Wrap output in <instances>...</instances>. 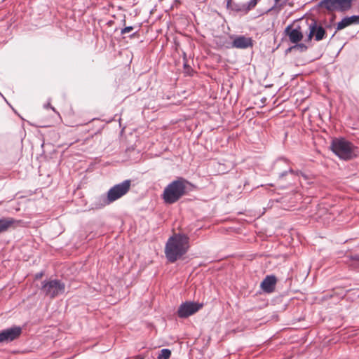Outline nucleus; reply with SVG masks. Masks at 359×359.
Segmentation results:
<instances>
[{
	"instance_id": "nucleus-17",
	"label": "nucleus",
	"mask_w": 359,
	"mask_h": 359,
	"mask_svg": "<svg viewBox=\"0 0 359 359\" xmlns=\"http://www.w3.org/2000/svg\"><path fill=\"white\" fill-rule=\"evenodd\" d=\"M171 355V351L170 349L163 348L161 350L160 353L158 355V359H169Z\"/></svg>"
},
{
	"instance_id": "nucleus-2",
	"label": "nucleus",
	"mask_w": 359,
	"mask_h": 359,
	"mask_svg": "<svg viewBox=\"0 0 359 359\" xmlns=\"http://www.w3.org/2000/svg\"><path fill=\"white\" fill-rule=\"evenodd\" d=\"M332 151L341 159L348 161L358 156L357 147L345 138H334L331 143Z\"/></svg>"
},
{
	"instance_id": "nucleus-22",
	"label": "nucleus",
	"mask_w": 359,
	"mask_h": 359,
	"mask_svg": "<svg viewBox=\"0 0 359 359\" xmlns=\"http://www.w3.org/2000/svg\"><path fill=\"white\" fill-rule=\"evenodd\" d=\"M233 1V0H227V2H226L227 6H230V4H231V1Z\"/></svg>"
},
{
	"instance_id": "nucleus-25",
	"label": "nucleus",
	"mask_w": 359,
	"mask_h": 359,
	"mask_svg": "<svg viewBox=\"0 0 359 359\" xmlns=\"http://www.w3.org/2000/svg\"><path fill=\"white\" fill-rule=\"evenodd\" d=\"M281 0H274V1L277 4L278 3L279 1H280Z\"/></svg>"
},
{
	"instance_id": "nucleus-8",
	"label": "nucleus",
	"mask_w": 359,
	"mask_h": 359,
	"mask_svg": "<svg viewBox=\"0 0 359 359\" xmlns=\"http://www.w3.org/2000/svg\"><path fill=\"white\" fill-rule=\"evenodd\" d=\"M22 333L20 327L14 326L0 332V343H8L18 338Z\"/></svg>"
},
{
	"instance_id": "nucleus-11",
	"label": "nucleus",
	"mask_w": 359,
	"mask_h": 359,
	"mask_svg": "<svg viewBox=\"0 0 359 359\" xmlns=\"http://www.w3.org/2000/svg\"><path fill=\"white\" fill-rule=\"evenodd\" d=\"M252 39L245 36H236L232 41V47L236 48L245 49L252 47Z\"/></svg>"
},
{
	"instance_id": "nucleus-20",
	"label": "nucleus",
	"mask_w": 359,
	"mask_h": 359,
	"mask_svg": "<svg viewBox=\"0 0 359 359\" xmlns=\"http://www.w3.org/2000/svg\"><path fill=\"white\" fill-rule=\"evenodd\" d=\"M44 107H45V108H50L52 110H53L54 111H55V108L50 105V102H48V103H47L46 104H45V105H44Z\"/></svg>"
},
{
	"instance_id": "nucleus-13",
	"label": "nucleus",
	"mask_w": 359,
	"mask_h": 359,
	"mask_svg": "<svg viewBox=\"0 0 359 359\" xmlns=\"http://www.w3.org/2000/svg\"><path fill=\"white\" fill-rule=\"evenodd\" d=\"M352 24H359V15H352L351 17L344 18L337 23V29H343Z\"/></svg>"
},
{
	"instance_id": "nucleus-5",
	"label": "nucleus",
	"mask_w": 359,
	"mask_h": 359,
	"mask_svg": "<svg viewBox=\"0 0 359 359\" xmlns=\"http://www.w3.org/2000/svg\"><path fill=\"white\" fill-rule=\"evenodd\" d=\"M352 2L353 0H322L320 2V6L332 12H344L351 8Z\"/></svg>"
},
{
	"instance_id": "nucleus-23",
	"label": "nucleus",
	"mask_w": 359,
	"mask_h": 359,
	"mask_svg": "<svg viewBox=\"0 0 359 359\" xmlns=\"http://www.w3.org/2000/svg\"><path fill=\"white\" fill-rule=\"evenodd\" d=\"M287 172H282L280 175V177H282L283 176H285L286 175Z\"/></svg>"
},
{
	"instance_id": "nucleus-12",
	"label": "nucleus",
	"mask_w": 359,
	"mask_h": 359,
	"mask_svg": "<svg viewBox=\"0 0 359 359\" xmlns=\"http://www.w3.org/2000/svg\"><path fill=\"white\" fill-rule=\"evenodd\" d=\"M285 32L288 35L290 41L293 43L299 42L303 38V34L299 26L294 29H292L290 26H287Z\"/></svg>"
},
{
	"instance_id": "nucleus-6",
	"label": "nucleus",
	"mask_w": 359,
	"mask_h": 359,
	"mask_svg": "<svg viewBox=\"0 0 359 359\" xmlns=\"http://www.w3.org/2000/svg\"><path fill=\"white\" fill-rule=\"evenodd\" d=\"M130 185L131 181L130 180H126L120 184L114 185L107 191L108 198L107 200L113 203L121 198L128 192Z\"/></svg>"
},
{
	"instance_id": "nucleus-16",
	"label": "nucleus",
	"mask_w": 359,
	"mask_h": 359,
	"mask_svg": "<svg viewBox=\"0 0 359 359\" xmlns=\"http://www.w3.org/2000/svg\"><path fill=\"white\" fill-rule=\"evenodd\" d=\"M348 260H346V263L349 264L353 269L359 268V255H355L350 257H348Z\"/></svg>"
},
{
	"instance_id": "nucleus-10",
	"label": "nucleus",
	"mask_w": 359,
	"mask_h": 359,
	"mask_svg": "<svg viewBox=\"0 0 359 359\" xmlns=\"http://www.w3.org/2000/svg\"><path fill=\"white\" fill-rule=\"evenodd\" d=\"M277 279L275 276H266L260 284V287L266 293H271L275 290Z\"/></svg>"
},
{
	"instance_id": "nucleus-4",
	"label": "nucleus",
	"mask_w": 359,
	"mask_h": 359,
	"mask_svg": "<svg viewBox=\"0 0 359 359\" xmlns=\"http://www.w3.org/2000/svg\"><path fill=\"white\" fill-rule=\"evenodd\" d=\"M41 290L45 296L53 299L65 292V284L57 279L45 280L41 283Z\"/></svg>"
},
{
	"instance_id": "nucleus-3",
	"label": "nucleus",
	"mask_w": 359,
	"mask_h": 359,
	"mask_svg": "<svg viewBox=\"0 0 359 359\" xmlns=\"http://www.w3.org/2000/svg\"><path fill=\"white\" fill-rule=\"evenodd\" d=\"M189 182L183 179L179 178L170 183L164 189L163 199L165 203L172 204L177 202L186 193L187 185Z\"/></svg>"
},
{
	"instance_id": "nucleus-21",
	"label": "nucleus",
	"mask_w": 359,
	"mask_h": 359,
	"mask_svg": "<svg viewBox=\"0 0 359 359\" xmlns=\"http://www.w3.org/2000/svg\"><path fill=\"white\" fill-rule=\"evenodd\" d=\"M42 276H43V273L42 272L38 273H36L35 275V278L36 279H39V278H41L42 277Z\"/></svg>"
},
{
	"instance_id": "nucleus-18",
	"label": "nucleus",
	"mask_w": 359,
	"mask_h": 359,
	"mask_svg": "<svg viewBox=\"0 0 359 359\" xmlns=\"http://www.w3.org/2000/svg\"><path fill=\"white\" fill-rule=\"evenodd\" d=\"M260 0H250L246 6V10L250 11L254 8Z\"/></svg>"
},
{
	"instance_id": "nucleus-15",
	"label": "nucleus",
	"mask_w": 359,
	"mask_h": 359,
	"mask_svg": "<svg viewBox=\"0 0 359 359\" xmlns=\"http://www.w3.org/2000/svg\"><path fill=\"white\" fill-rule=\"evenodd\" d=\"M107 198H108V194H107V196L102 195V196L97 197L95 198V208H103V207L111 203V201L107 200Z\"/></svg>"
},
{
	"instance_id": "nucleus-14",
	"label": "nucleus",
	"mask_w": 359,
	"mask_h": 359,
	"mask_svg": "<svg viewBox=\"0 0 359 359\" xmlns=\"http://www.w3.org/2000/svg\"><path fill=\"white\" fill-rule=\"evenodd\" d=\"M15 222V220L13 218L0 219V233L6 231Z\"/></svg>"
},
{
	"instance_id": "nucleus-7",
	"label": "nucleus",
	"mask_w": 359,
	"mask_h": 359,
	"mask_svg": "<svg viewBox=\"0 0 359 359\" xmlns=\"http://www.w3.org/2000/svg\"><path fill=\"white\" fill-rule=\"evenodd\" d=\"M202 307L203 304L194 302H186L180 306L177 310V315L181 318H186L196 313Z\"/></svg>"
},
{
	"instance_id": "nucleus-19",
	"label": "nucleus",
	"mask_w": 359,
	"mask_h": 359,
	"mask_svg": "<svg viewBox=\"0 0 359 359\" xmlns=\"http://www.w3.org/2000/svg\"><path fill=\"white\" fill-rule=\"evenodd\" d=\"M133 29H134V27L133 26L126 27H124L123 29H121V34H128L130 32H132Z\"/></svg>"
},
{
	"instance_id": "nucleus-1",
	"label": "nucleus",
	"mask_w": 359,
	"mask_h": 359,
	"mask_svg": "<svg viewBox=\"0 0 359 359\" xmlns=\"http://www.w3.org/2000/svg\"><path fill=\"white\" fill-rule=\"evenodd\" d=\"M189 237L184 234L178 233L170 237L165 249L167 259L173 263L184 255L189 248Z\"/></svg>"
},
{
	"instance_id": "nucleus-9",
	"label": "nucleus",
	"mask_w": 359,
	"mask_h": 359,
	"mask_svg": "<svg viewBox=\"0 0 359 359\" xmlns=\"http://www.w3.org/2000/svg\"><path fill=\"white\" fill-rule=\"evenodd\" d=\"M309 39H311L313 36L315 37L316 41H320L324 38L325 34V29L318 26L317 22L315 20H312L311 23L309 24Z\"/></svg>"
},
{
	"instance_id": "nucleus-24",
	"label": "nucleus",
	"mask_w": 359,
	"mask_h": 359,
	"mask_svg": "<svg viewBox=\"0 0 359 359\" xmlns=\"http://www.w3.org/2000/svg\"><path fill=\"white\" fill-rule=\"evenodd\" d=\"M289 172H291V173H293V172H294L293 170H292V169H290V170H289Z\"/></svg>"
}]
</instances>
